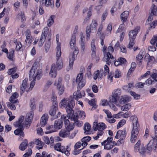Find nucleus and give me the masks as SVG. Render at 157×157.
Returning a JSON list of instances; mask_svg holds the SVG:
<instances>
[{
	"label": "nucleus",
	"instance_id": "60",
	"mask_svg": "<svg viewBox=\"0 0 157 157\" xmlns=\"http://www.w3.org/2000/svg\"><path fill=\"white\" fill-rule=\"evenodd\" d=\"M6 43L5 41H4L3 44L1 46V48L2 49V51L4 52L5 53L8 52V50L7 48H4L6 46Z\"/></svg>",
	"mask_w": 157,
	"mask_h": 157
},
{
	"label": "nucleus",
	"instance_id": "54",
	"mask_svg": "<svg viewBox=\"0 0 157 157\" xmlns=\"http://www.w3.org/2000/svg\"><path fill=\"white\" fill-rule=\"evenodd\" d=\"M83 74L82 73L78 74L76 79V82L80 81L82 80H85L83 78Z\"/></svg>",
	"mask_w": 157,
	"mask_h": 157
},
{
	"label": "nucleus",
	"instance_id": "63",
	"mask_svg": "<svg viewBox=\"0 0 157 157\" xmlns=\"http://www.w3.org/2000/svg\"><path fill=\"white\" fill-rule=\"evenodd\" d=\"M103 132V131H98L97 133V136L94 137V139L95 140H98L99 137L100 136H101L102 135Z\"/></svg>",
	"mask_w": 157,
	"mask_h": 157
},
{
	"label": "nucleus",
	"instance_id": "42",
	"mask_svg": "<svg viewBox=\"0 0 157 157\" xmlns=\"http://www.w3.org/2000/svg\"><path fill=\"white\" fill-rule=\"evenodd\" d=\"M16 103L8 102L6 103V104L9 108L12 110H15L16 109L15 104Z\"/></svg>",
	"mask_w": 157,
	"mask_h": 157
},
{
	"label": "nucleus",
	"instance_id": "14",
	"mask_svg": "<svg viewBox=\"0 0 157 157\" xmlns=\"http://www.w3.org/2000/svg\"><path fill=\"white\" fill-rule=\"evenodd\" d=\"M106 128V125L104 123H99L94 122L93 125V128L95 130H98V131H103Z\"/></svg>",
	"mask_w": 157,
	"mask_h": 157
},
{
	"label": "nucleus",
	"instance_id": "5",
	"mask_svg": "<svg viewBox=\"0 0 157 157\" xmlns=\"http://www.w3.org/2000/svg\"><path fill=\"white\" fill-rule=\"evenodd\" d=\"M24 119V117L21 116L20 117L18 121L16 122L13 124V125L16 127H18V128L14 131V134L17 135H19L23 136L24 135L23 130L24 129L23 121Z\"/></svg>",
	"mask_w": 157,
	"mask_h": 157
},
{
	"label": "nucleus",
	"instance_id": "64",
	"mask_svg": "<svg viewBox=\"0 0 157 157\" xmlns=\"http://www.w3.org/2000/svg\"><path fill=\"white\" fill-rule=\"evenodd\" d=\"M91 139V138L89 136L84 137L81 139L82 142H87L90 141Z\"/></svg>",
	"mask_w": 157,
	"mask_h": 157
},
{
	"label": "nucleus",
	"instance_id": "17",
	"mask_svg": "<svg viewBox=\"0 0 157 157\" xmlns=\"http://www.w3.org/2000/svg\"><path fill=\"white\" fill-rule=\"evenodd\" d=\"M33 113L32 111L27 114L25 121L24 122V124L26 127L29 125L31 124L33 117Z\"/></svg>",
	"mask_w": 157,
	"mask_h": 157
},
{
	"label": "nucleus",
	"instance_id": "23",
	"mask_svg": "<svg viewBox=\"0 0 157 157\" xmlns=\"http://www.w3.org/2000/svg\"><path fill=\"white\" fill-rule=\"evenodd\" d=\"M57 75V69L55 64H52L51 66L49 75L52 77L55 78Z\"/></svg>",
	"mask_w": 157,
	"mask_h": 157
},
{
	"label": "nucleus",
	"instance_id": "30",
	"mask_svg": "<svg viewBox=\"0 0 157 157\" xmlns=\"http://www.w3.org/2000/svg\"><path fill=\"white\" fill-rule=\"evenodd\" d=\"M16 18L18 19H21L22 22H25L26 20L25 13L23 11H21L19 13L17 14L16 16Z\"/></svg>",
	"mask_w": 157,
	"mask_h": 157
},
{
	"label": "nucleus",
	"instance_id": "8",
	"mask_svg": "<svg viewBox=\"0 0 157 157\" xmlns=\"http://www.w3.org/2000/svg\"><path fill=\"white\" fill-rule=\"evenodd\" d=\"M61 52L60 51L59 47H57V51L56 52V65L58 70L61 69L63 67V63L61 57Z\"/></svg>",
	"mask_w": 157,
	"mask_h": 157
},
{
	"label": "nucleus",
	"instance_id": "29",
	"mask_svg": "<svg viewBox=\"0 0 157 157\" xmlns=\"http://www.w3.org/2000/svg\"><path fill=\"white\" fill-rule=\"evenodd\" d=\"M131 100V98L127 95H124L121 97L120 100V103L121 104H123L126 102L129 101Z\"/></svg>",
	"mask_w": 157,
	"mask_h": 157
},
{
	"label": "nucleus",
	"instance_id": "62",
	"mask_svg": "<svg viewBox=\"0 0 157 157\" xmlns=\"http://www.w3.org/2000/svg\"><path fill=\"white\" fill-rule=\"evenodd\" d=\"M15 44L16 45L15 49L16 51L19 50L22 47V45L20 42H17Z\"/></svg>",
	"mask_w": 157,
	"mask_h": 157
},
{
	"label": "nucleus",
	"instance_id": "22",
	"mask_svg": "<svg viewBox=\"0 0 157 157\" xmlns=\"http://www.w3.org/2000/svg\"><path fill=\"white\" fill-rule=\"evenodd\" d=\"M65 127L66 129L71 131L73 130L74 127V124L70 123L69 120L68 119H66L64 121Z\"/></svg>",
	"mask_w": 157,
	"mask_h": 157
},
{
	"label": "nucleus",
	"instance_id": "51",
	"mask_svg": "<svg viewBox=\"0 0 157 157\" xmlns=\"http://www.w3.org/2000/svg\"><path fill=\"white\" fill-rule=\"evenodd\" d=\"M100 73V71L98 70L96 71H95L94 73V78L95 80H96L98 78L99 79L100 78V79H101V77H99V75Z\"/></svg>",
	"mask_w": 157,
	"mask_h": 157
},
{
	"label": "nucleus",
	"instance_id": "18",
	"mask_svg": "<svg viewBox=\"0 0 157 157\" xmlns=\"http://www.w3.org/2000/svg\"><path fill=\"white\" fill-rule=\"evenodd\" d=\"M151 12L149 15V17L147 20L148 22L149 20L151 21L153 19V16H155L157 15V7L155 5V3H153L151 8Z\"/></svg>",
	"mask_w": 157,
	"mask_h": 157
},
{
	"label": "nucleus",
	"instance_id": "41",
	"mask_svg": "<svg viewBox=\"0 0 157 157\" xmlns=\"http://www.w3.org/2000/svg\"><path fill=\"white\" fill-rule=\"evenodd\" d=\"M43 6H45L47 7H50L51 8H53L54 7V5L53 4H52V3L50 0H47V1L44 3H42V4Z\"/></svg>",
	"mask_w": 157,
	"mask_h": 157
},
{
	"label": "nucleus",
	"instance_id": "40",
	"mask_svg": "<svg viewBox=\"0 0 157 157\" xmlns=\"http://www.w3.org/2000/svg\"><path fill=\"white\" fill-rule=\"evenodd\" d=\"M117 102H114L111 101V100H109L108 101V105L109 106L110 108L113 110L116 111L117 110V108L115 105Z\"/></svg>",
	"mask_w": 157,
	"mask_h": 157
},
{
	"label": "nucleus",
	"instance_id": "3",
	"mask_svg": "<svg viewBox=\"0 0 157 157\" xmlns=\"http://www.w3.org/2000/svg\"><path fill=\"white\" fill-rule=\"evenodd\" d=\"M78 27L76 25L75 27L74 30L73 31L74 34L72 36L71 40L70 42V44L71 48L72 49H74L72 54L69 56V66L67 68V71H69L72 68L73 63L75 58L77 57V54L78 53L79 50L78 48L76 46V35L75 34L78 32Z\"/></svg>",
	"mask_w": 157,
	"mask_h": 157
},
{
	"label": "nucleus",
	"instance_id": "61",
	"mask_svg": "<svg viewBox=\"0 0 157 157\" xmlns=\"http://www.w3.org/2000/svg\"><path fill=\"white\" fill-rule=\"evenodd\" d=\"M17 70V68L16 67L10 69H9V71L8 72V73L9 75L13 74L16 72Z\"/></svg>",
	"mask_w": 157,
	"mask_h": 157
},
{
	"label": "nucleus",
	"instance_id": "12",
	"mask_svg": "<svg viewBox=\"0 0 157 157\" xmlns=\"http://www.w3.org/2000/svg\"><path fill=\"white\" fill-rule=\"evenodd\" d=\"M134 151L135 152H139L141 154H143L145 151V149L143 144H140V141L139 140L136 143L134 147Z\"/></svg>",
	"mask_w": 157,
	"mask_h": 157
},
{
	"label": "nucleus",
	"instance_id": "11",
	"mask_svg": "<svg viewBox=\"0 0 157 157\" xmlns=\"http://www.w3.org/2000/svg\"><path fill=\"white\" fill-rule=\"evenodd\" d=\"M90 47L91 51V56L92 59H95L97 62L99 59V58L96 56V48L95 44V40H92L90 43Z\"/></svg>",
	"mask_w": 157,
	"mask_h": 157
},
{
	"label": "nucleus",
	"instance_id": "36",
	"mask_svg": "<svg viewBox=\"0 0 157 157\" xmlns=\"http://www.w3.org/2000/svg\"><path fill=\"white\" fill-rule=\"evenodd\" d=\"M73 96L74 98L76 100H78L82 97L81 93L79 89H78L74 93Z\"/></svg>",
	"mask_w": 157,
	"mask_h": 157
},
{
	"label": "nucleus",
	"instance_id": "39",
	"mask_svg": "<svg viewBox=\"0 0 157 157\" xmlns=\"http://www.w3.org/2000/svg\"><path fill=\"white\" fill-rule=\"evenodd\" d=\"M75 113L78 114V118L79 117L81 119H84L86 117V113L83 111H78Z\"/></svg>",
	"mask_w": 157,
	"mask_h": 157
},
{
	"label": "nucleus",
	"instance_id": "13",
	"mask_svg": "<svg viewBox=\"0 0 157 157\" xmlns=\"http://www.w3.org/2000/svg\"><path fill=\"white\" fill-rule=\"evenodd\" d=\"M126 131L125 130H119L117 132L115 138L116 139L120 138L118 141L121 144L123 142V140L126 137Z\"/></svg>",
	"mask_w": 157,
	"mask_h": 157
},
{
	"label": "nucleus",
	"instance_id": "6",
	"mask_svg": "<svg viewBox=\"0 0 157 157\" xmlns=\"http://www.w3.org/2000/svg\"><path fill=\"white\" fill-rule=\"evenodd\" d=\"M98 25L97 21L95 20L93 21L89 27H87L86 30V39L87 40L90 39V32L94 33L96 32V28Z\"/></svg>",
	"mask_w": 157,
	"mask_h": 157
},
{
	"label": "nucleus",
	"instance_id": "32",
	"mask_svg": "<svg viewBox=\"0 0 157 157\" xmlns=\"http://www.w3.org/2000/svg\"><path fill=\"white\" fill-rule=\"evenodd\" d=\"M90 128L91 126L89 123H85L84 128L85 133L86 134H90L91 133V132L90 131Z\"/></svg>",
	"mask_w": 157,
	"mask_h": 157
},
{
	"label": "nucleus",
	"instance_id": "19",
	"mask_svg": "<svg viewBox=\"0 0 157 157\" xmlns=\"http://www.w3.org/2000/svg\"><path fill=\"white\" fill-rule=\"evenodd\" d=\"M43 139L45 143L47 144H50V147L51 148H53L54 139L53 137L51 136L50 138L47 136H44Z\"/></svg>",
	"mask_w": 157,
	"mask_h": 157
},
{
	"label": "nucleus",
	"instance_id": "27",
	"mask_svg": "<svg viewBox=\"0 0 157 157\" xmlns=\"http://www.w3.org/2000/svg\"><path fill=\"white\" fill-rule=\"evenodd\" d=\"M145 52L143 51H141L136 57V60L137 62L141 63L142 61V59L144 56Z\"/></svg>",
	"mask_w": 157,
	"mask_h": 157
},
{
	"label": "nucleus",
	"instance_id": "20",
	"mask_svg": "<svg viewBox=\"0 0 157 157\" xmlns=\"http://www.w3.org/2000/svg\"><path fill=\"white\" fill-rule=\"evenodd\" d=\"M140 30V28L137 27L134 30H132L129 33V39H133L134 40L136 36V35Z\"/></svg>",
	"mask_w": 157,
	"mask_h": 157
},
{
	"label": "nucleus",
	"instance_id": "24",
	"mask_svg": "<svg viewBox=\"0 0 157 157\" xmlns=\"http://www.w3.org/2000/svg\"><path fill=\"white\" fill-rule=\"evenodd\" d=\"M70 131L67 129H62L59 132V136L63 138L67 137L70 136Z\"/></svg>",
	"mask_w": 157,
	"mask_h": 157
},
{
	"label": "nucleus",
	"instance_id": "37",
	"mask_svg": "<svg viewBox=\"0 0 157 157\" xmlns=\"http://www.w3.org/2000/svg\"><path fill=\"white\" fill-rule=\"evenodd\" d=\"M133 83L132 82L129 83L127 85H125L123 86V90L128 91L133 88Z\"/></svg>",
	"mask_w": 157,
	"mask_h": 157
},
{
	"label": "nucleus",
	"instance_id": "1",
	"mask_svg": "<svg viewBox=\"0 0 157 157\" xmlns=\"http://www.w3.org/2000/svg\"><path fill=\"white\" fill-rule=\"evenodd\" d=\"M61 106L65 108L67 112V116L68 118L74 121V123L78 127H81L83 123L81 121L78 120V114L74 113L73 110L75 103L74 99L71 97L62 100L60 103Z\"/></svg>",
	"mask_w": 157,
	"mask_h": 157
},
{
	"label": "nucleus",
	"instance_id": "25",
	"mask_svg": "<svg viewBox=\"0 0 157 157\" xmlns=\"http://www.w3.org/2000/svg\"><path fill=\"white\" fill-rule=\"evenodd\" d=\"M48 118V114H44L41 117L40 123L41 127H44L47 123V122Z\"/></svg>",
	"mask_w": 157,
	"mask_h": 157
},
{
	"label": "nucleus",
	"instance_id": "53",
	"mask_svg": "<svg viewBox=\"0 0 157 157\" xmlns=\"http://www.w3.org/2000/svg\"><path fill=\"white\" fill-rule=\"evenodd\" d=\"M46 129L49 130V133L54 132L56 131L54 126L52 125L46 127Z\"/></svg>",
	"mask_w": 157,
	"mask_h": 157
},
{
	"label": "nucleus",
	"instance_id": "47",
	"mask_svg": "<svg viewBox=\"0 0 157 157\" xmlns=\"http://www.w3.org/2000/svg\"><path fill=\"white\" fill-rule=\"evenodd\" d=\"M14 51V49H11L8 55V58L10 60L13 61V60Z\"/></svg>",
	"mask_w": 157,
	"mask_h": 157
},
{
	"label": "nucleus",
	"instance_id": "56",
	"mask_svg": "<svg viewBox=\"0 0 157 157\" xmlns=\"http://www.w3.org/2000/svg\"><path fill=\"white\" fill-rule=\"evenodd\" d=\"M113 140V137H108L107 140H104L103 142L101 143V144L102 145H103V144H105L106 142H107V143H112V142Z\"/></svg>",
	"mask_w": 157,
	"mask_h": 157
},
{
	"label": "nucleus",
	"instance_id": "50",
	"mask_svg": "<svg viewBox=\"0 0 157 157\" xmlns=\"http://www.w3.org/2000/svg\"><path fill=\"white\" fill-rule=\"evenodd\" d=\"M81 47V52L83 54L86 51V43H80Z\"/></svg>",
	"mask_w": 157,
	"mask_h": 157
},
{
	"label": "nucleus",
	"instance_id": "45",
	"mask_svg": "<svg viewBox=\"0 0 157 157\" xmlns=\"http://www.w3.org/2000/svg\"><path fill=\"white\" fill-rule=\"evenodd\" d=\"M54 15L51 16L47 21V25L48 26L50 27L54 23L53 19Z\"/></svg>",
	"mask_w": 157,
	"mask_h": 157
},
{
	"label": "nucleus",
	"instance_id": "16",
	"mask_svg": "<svg viewBox=\"0 0 157 157\" xmlns=\"http://www.w3.org/2000/svg\"><path fill=\"white\" fill-rule=\"evenodd\" d=\"M152 139L151 140L147 145V149L149 151L151 149H155L157 145V140L155 137H152Z\"/></svg>",
	"mask_w": 157,
	"mask_h": 157
},
{
	"label": "nucleus",
	"instance_id": "44",
	"mask_svg": "<svg viewBox=\"0 0 157 157\" xmlns=\"http://www.w3.org/2000/svg\"><path fill=\"white\" fill-rule=\"evenodd\" d=\"M77 83L78 84V89H80L83 87L85 85V80H82L78 82Z\"/></svg>",
	"mask_w": 157,
	"mask_h": 157
},
{
	"label": "nucleus",
	"instance_id": "43",
	"mask_svg": "<svg viewBox=\"0 0 157 157\" xmlns=\"http://www.w3.org/2000/svg\"><path fill=\"white\" fill-rule=\"evenodd\" d=\"M104 149L106 150H109L112 148L113 146L112 143H107L103 144Z\"/></svg>",
	"mask_w": 157,
	"mask_h": 157
},
{
	"label": "nucleus",
	"instance_id": "26",
	"mask_svg": "<svg viewBox=\"0 0 157 157\" xmlns=\"http://www.w3.org/2000/svg\"><path fill=\"white\" fill-rule=\"evenodd\" d=\"M70 150V149L68 146H67L66 148L64 146H61L59 151L63 153L64 152L65 155H68L70 154L69 151Z\"/></svg>",
	"mask_w": 157,
	"mask_h": 157
},
{
	"label": "nucleus",
	"instance_id": "38",
	"mask_svg": "<svg viewBox=\"0 0 157 157\" xmlns=\"http://www.w3.org/2000/svg\"><path fill=\"white\" fill-rule=\"evenodd\" d=\"M57 109V105H52V108L49 111V114L51 116H54L56 113Z\"/></svg>",
	"mask_w": 157,
	"mask_h": 157
},
{
	"label": "nucleus",
	"instance_id": "10",
	"mask_svg": "<svg viewBox=\"0 0 157 157\" xmlns=\"http://www.w3.org/2000/svg\"><path fill=\"white\" fill-rule=\"evenodd\" d=\"M48 28L47 27H45L44 29L38 43L39 47H40L42 46L44 42L46 36L48 33Z\"/></svg>",
	"mask_w": 157,
	"mask_h": 157
},
{
	"label": "nucleus",
	"instance_id": "57",
	"mask_svg": "<svg viewBox=\"0 0 157 157\" xmlns=\"http://www.w3.org/2000/svg\"><path fill=\"white\" fill-rule=\"evenodd\" d=\"M32 153V150L31 149H29L28 150V151L23 155V157H30Z\"/></svg>",
	"mask_w": 157,
	"mask_h": 157
},
{
	"label": "nucleus",
	"instance_id": "21",
	"mask_svg": "<svg viewBox=\"0 0 157 157\" xmlns=\"http://www.w3.org/2000/svg\"><path fill=\"white\" fill-rule=\"evenodd\" d=\"M25 36L26 37L25 42L26 43L31 44L33 41V38L31 36L30 31L29 29H27L25 32Z\"/></svg>",
	"mask_w": 157,
	"mask_h": 157
},
{
	"label": "nucleus",
	"instance_id": "59",
	"mask_svg": "<svg viewBox=\"0 0 157 157\" xmlns=\"http://www.w3.org/2000/svg\"><path fill=\"white\" fill-rule=\"evenodd\" d=\"M59 90V95H62L64 91V88L63 86L57 87Z\"/></svg>",
	"mask_w": 157,
	"mask_h": 157
},
{
	"label": "nucleus",
	"instance_id": "31",
	"mask_svg": "<svg viewBox=\"0 0 157 157\" xmlns=\"http://www.w3.org/2000/svg\"><path fill=\"white\" fill-rule=\"evenodd\" d=\"M63 122L59 120H56L55 121L54 127L56 130L60 129L62 127Z\"/></svg>",
	"mask_w": 157,
	"mask_h": 157
},
{
	"label": "nucleus",
	"instance_id": "46",
	"mask_svg": "<svg viewBox=\"0 0 157 157\" xmlns=\"http://www.w3.org/2000/svg\"><path fill=\"white\" fill-rule=\"evenodd\" d=\"M131 107V105L130 104H127L122 106L121 107V109L123 111H127Z\"/></svg>",
	"mask_w": 157,
	"mask_h": 157
},
{
	"label": "nucleus",
	"instance_id": "2",
	"mask_svg": "<svg viewBox=\"0 0 157 157\" xmlns=\"http://www.w3.org/2000/svg\"><path fill=\"white\" fill-rule=\"evenodd\" d=\"M41 70L40 69H37L36 67L33 66L29 73V78L30 80H32L30 83V86L28 88V86L27 84L28 79H25L24 80L21 86L20 94L21 95L25 90L27 92L29 90H32L35 84V80L36 78L38 80L41 77Z\"/></svg>",
	"mask_w": 157,
	"mask_h": 157
},
{
	"label": "nucleus",
	"instance_id": "7",
	"mask_svg": "<svg viewBox=\"0 0 157 157\" xmlns=\"http://www.w3.org/2000/svg\"><path fill=\"white\" fill-rule=\"evenodd\" d=\"M113 41H112L110 44V46L108 48V52L107 54V58L106 59V61L107 64L109 65L111 63L115 61L113 56L111 54L113 52L114 50L112 47Z\"/></svg>",
	"mask_w": 157,
	"mask_h": 157
},
{
	"label": "nucleus",
	"instance_id": "4",
	"mask_svg": "<svg viewBox=\"0 0 157 157\" xmlns=\"http://www.w3.org/2000/svg\"><path fill=\"white\" fill-rule=\"evenodd\" d=\"M130 121L132 122L133 128L131 132L130 141L132 143H134L137 139L139 133V124L138 119L136 115L132 116L130 118Z\"/></svg>",
	"mask_w": 157,
	"mask_h": 157
},
{
	"label": "nucleus",
	"instance_id": "55",
	"mask_svg": "<svg viewBox=\"0 0 157 157\" xmlns=\"http://www.w3.org/2000/svg\"><path fill=\"white\" fill-rule=\"evenodd\" d=\"M56 98V95L54 94H52L51 97V100L53 102V105H57V104Z\"/></svg>",
	"mask_w": 157,
	"mask_h": 157
},
{
	"label": "nucleus",
	"instance_id": "28",
	"mask_svg": "<svg viewBox=\"0 0 157 157\" xmlns=\"http://www.w3.org/2000/svg\"><path fill=\"white\" fill-rule=\"evenodd\" d=\"M129 12L127 11H124L121 14L120 16L121 18L123 23H124L126 21Z\"/></svg>",
	"mask_w": 157,
	"mask_h": 157
},
{
	"label": "nucleus",
	"instance_id": "35",
	"mask_svg": "<svg viewBox=\"0 0 157 157\" xmlns=\"http://www.w3.org/2000/svg\"><path fill=\"white\" fill-rule=\"evenodd\" d=\"M119 117L118 114L114 115L113 116H112L111 117H110L109 118H106V120L109 123H114L116 121V120L114 119V118H117Z\"/></svg>",
	"mask_w": 157,
	"mask_h": 157
},
{
	"label": "nucleus",
	"instance_id": "58",
	"mask_svg": "<svg viewBox=\"0 0 157 157\" xmlns=\"http://www.w3.org/2000/svg\"><path fill=\"white\" fill-rule=\"evenodd\" d=\"M126 123V121L124 119L121 120L117 125V128H120L122 126Z\"/></svg>",
	"mask_w": 157,
	"mask_h": 157
},
{
	"label": "nucleus",
	"instance_id": "33",
	"mask_svg": "<svg viewBox=\"0 0 157 157\" xmlns=\"http://www.w3.org/2000/svg\"><path fill=\"white\" fill-rule=\"evenodd\" d=\"M33 143L37 145L36 148L38 149H41L43 147L42 144L43 143L39 139H37L35 140Z\"/></svg>",
	"mask_w": 157,
	"mask_h": 157
},
{
	"label": "nucleus",
	"instance_id": "48",
	"mask_svg": "<svg viewBox=\"0 0 157 157\" xmlns=\"http://www.w3.org/2000/svg\"><path fill=\"white\" fill-rule=\"evenodd\" d=\"M108 0H99V2L100 5L97 6L95 7L96 10H98L99 8H101L102 6V5L103 4L105 3Z\"/></svg>",
	"mask_w": 157,
	"mask_h": 157
},
{
	"label": "nucleus",
	"instance_id": "34",
	"mask_svg": "<svg viewBox=\"0 0 157 157\" xmlns=\"http://www.w3.org/2000/svg\"><path fill=\"white\" fill-rule=\"evenodd\" d=\"M28 141L26 140H25L22 142L20 144L19 147V149L21 151H24L26 148L28 144Z\"/></svg>",
	"mask_w": 157,
	"mask_h": 157
},
{
	"label": "nucleus",
	"instance_id": "9",
	"mask_svg": "<svg viewBox=\"0 0 157 157\" xmlns=\"http://www.w3.org/2000/svg\"><path fill=\"white\" fill-rule=\"evenodd\" d=\"M121 92V91L120 89L114 90L112 92V96L110 98L109 100L112 101L117 102L120 98Z\"/></svg>",
	"mask_w": 157,
	"mask_h": 157
},
{
	"label": "nucleus",
	"instance_id": "15",
	"mask_svg": "<svg viewBox=\"0 0 157 157\" xmlns=\"http://www.w3.org/2000/svg\"><path fill=\"white\" fill-rule=\"evenodd\" d=\"M146 61L147 62V68L148 69L151 68L155 61V58L153 56H150L148 54L145 56Z\"/></svg>",
	"mask_w": 157,
	"mask_h": 157
},
{
	"label": "nucleus",
	"instance_id": "49",
	"mask_svg": "<svg viewBox=\"0 0 157 157\" xmlns=\"http://www.w3.org/2000/svg\"><path fill=\"white\" fill-rule=\"evenodd\" d=\"M55 85H56L57 87L63 86L62 85V79L61 78H59L57 81H56L55 83Z\"/></svg>",
	"mask_w": 157,
	"mask_h": 157
},
{
	"label": "nucleus",
	"instance_id": "52",
	"mask_svg": "<svg viewBox=\"0 0 157 157\" xmlns=\"http://www.w3.org/2000/svg\"><path fill=\"white\" fill-rule=\"evenodd\" d=\"M130 94L136 100L139 99L140 96L138 94H136L135 92L132 91L129 92Z\"/></svg>",
	"mask_w": 157,
	"mask_h": 157
}]
</instances>
